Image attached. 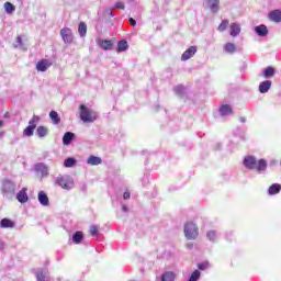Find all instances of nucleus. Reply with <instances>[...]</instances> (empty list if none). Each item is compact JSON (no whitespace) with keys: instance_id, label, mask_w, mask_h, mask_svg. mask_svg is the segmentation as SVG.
Segmentation results:
<instances>
[{"instance_id":"423d86ee","label":"nucleus","mask_w":281,"mask_h":281,"mask_svg":"<svg viewBox=\"0 0 281 281\" xmlns=\"http://www.w3.org/2000/svg\"><path fill=\"white\" fill-rule=\"evenodd\" d=\"M60 36L64 41V43L71 45L74 43V33L71 32V29L65 27L60 30Z\"/></svg>"},{"instance_id":"72a5a7b5","label":"nucleus","mask_w":281,"mask_h":281,"mask_svg":"<svg viewBox=\"0 0 281 281\" xmlns=\"http://www.w3.org/2000/svg\"><path fill=\"white\" fill-rule=\"evenodd\" d=\"M64 166H65V168H74V166H76V159L75 158H67L64 161Z\"/></svg>"},{"instance_id":"37998d69","label":"nucleus","mask_w":281,"mask_h":281,"mask_svg":"<svg viewBox=\"0 0 281 281\" xmlns=\"http://www.w3.org/2000/svg\"><path fill=\"white\" fill-rule=\"evenodd\" d=\"M123 199H125V201L131 199V193L130 192H124L123 193Z\"/></svg>"},{"instance_id":"f257e3e1","label":"nucleus","mask_w":281,"mask_h":281,"mask_svg":"<svg viewBox=\"0 0 281 281\" xmlns=\"http://www.w3.org/2000/svg\"><path fill=\"white\" fill-rule=\"evenodd\" d=\"M244 166L248 168V170H257V172H262L267 170V160L259 159L257 161L254 156H247L244 159Z\"/></svg>"},{"instance_id":"0eeeda50","label":"nucleus","mask_w":281,"mask_h":281,"mask_svg":"<svg viewBox=\"0 0 281 281\" xmlns=\"http://www.w3.org/2000/svg\"><path fill=\"white\" fill-rule=\"evenodd\" d=\"M269 21H272V23H281V10H272L268 13Z\"/></svg>"},{"instance_id":"412c9836","label":"nucleus","mask_w":281,"mask_h":281,"mask_svg":"<svg viewBox=\"0 0 281 281\" xmlns=\"http://www.w3.org/2000/svg\"><path fill=\"white\" fill-rule=\"evenodd\" d=\"M87 164L90 166H100V164H102V158L98 156H90L87 160Z\"/></svg>"},{"instance_id":"58836bf2","label":"nucleus","mask_w":281,"mask_h":281,"mask_svg":"<svg viewBox=\"0 0 281 281\" xmlns=\"http://www.w3.org/2000/svg\"><path fill=\"white\" fill-rule=\"evenodd\" d=\"M14 47H23V37L22 36H18L15 38Z\"/></svg>"},{"instance_id":"dca6fc26","label":"nucleus","mask_w":281,"mask_h":281,"mask_svg":"<svg viewBox=\"0 0 281 281\" xmlns=\"http://www.w3.org/2000/svg\"><path fill=\"white\" fill-rule=\"evenodd\" d=\"M74 137H76V135H75L74 133H71V132H66V133L64 134V137H63V144H64L65 146H69V144H71Z\"/></svg>"},{"instance_id":"a18cd8bd","label":"nucleus","mask_w":281,"mask_h":281,"mask_svg":"<svg viewBox=\"0 0 281 281\" xmlns=\"http://www.w3.org/2000/svg\"><path fill=\"white\" fill-rule=\"evenodd\" d=\"M3 126V121H0V127Z\"/></svg>"},{"instance_id":"473e14b6","label":"nucleus","mask_w":281,"mask_h":281,"mask_svg":"<svg viewBox=\"0 0 281 281\" xmlns=\"http://www.w3.org/2000/svg\"><path fill=\"white\" fill-rule=\"evenodd\" d=\"M38 122H41V116L34 114L29 122V126H33L34 128H36V124H38Z\"/></svg>"},{"instance_id":"e433bc0d","label":"nucleus","mask_w":281,"mask_h":281,"mask_svg":"<svg viewBox=\"0 0 281 281\" xmlns=\"http://www.w3.org/2000/svg\"><path fill=\"white\" fill-rule=\"evenodd\" d=\"M209 240H211L212 243H214L216 240V233L214 231H210L207 234H206Z\"/></svg>"},{"instance_id":"2eb2a0df","label":"nucleus","mask_w":281,"mask_h":281,"mask_svg":"<svg viewBox=\"0 0 281 281\" xmlns=\"http://www.w3.org/2000/svg\"><path fill=\"white\" fill-rule=\"evenodd\" d=\"M255 32L256 34H258V36H267V34H269V30L267 29V25H259L255 27Z\"/></svg>"},{"instance_id":"2f4dec72","label":"nucleus","mask_w":281,"mask_h":281,"mask_svg":"<svg viewBox=\"0 0 281 281\" xmlns=\"http://www.w3.org/2000/svg\"><path fill=\"white\" fill-rule=\"evenodd\" d=\"M4 10H5L7 14H12V12H14V10H16V7H14V4H12L11 2H5Z\"/></svg>"},{"instance_id":"aec40b11","label":"nucleus","mask_w":281,"mask_h":281,"mask_svg":"<svg viewBox=\"0 0 281 281\" xmlns=\"http://www.w3.org/2000/svg\"><path fill=\"white\" fill-rule=\"evenodd\" d=\"M240 34V24L234 22L231 24V36L236 37Z\"/></svg>"},{"instance_id":"9d476101","label":"nucleus","mask_w":281,"mask_h":281,"mask_svg":"<svg viewBox=\"0 0 281 281\" xmlns=\"http://www.w3.org/2000/svg\"><path fill=\"white\" fill-rule=\"evenodd\" d=\"M196 54V46L189 47L181 56V60H190Z\"/></svg>"},{"instance_id":"7c9ffc66","label":"nucleus","mask_w":281,"mask_h":281,"mask_svg":"<svg viewBox=\"0 0 281 281\" xmlns=\"http://www.w3.org/2000/svg\"><path fill=\"white\" fill-rule=\"evenodd\" d=\"M36 130V127H34V125H29L24 131H23V135H25L26 137H32V135H34V131Z\"/></svg>"},{"instance_id":"79ce46f5","label":"nucleus","mask_w":281,"mask_h":281,"mask_svg":"<svg viewBox=\"0 0 281 281\" xmlns=\"http://www.w3.org/2000/svg\"><path fill=\"white\" fill-rule=\"evenodd\" d=\"M130 25H132V27H135V25H137V21H135V19L130 18Z\"/></svg>"},{"instance_id":"4be33fe9","label":"nucleus","mask_w":281,"mask_h":281,"mask_svg":"<svg viewBox=\"0 0 281 281\" xmlns=\"http://www.w3.org/2000/svg\"><path fill=\"white\" fill-rule=\"evenodd\" d=\"M36 281H47V272L43 269H40L35 272Z\"/></svg>"},{"instance_id":"6ab92c4d","label":"nucleus","mask_w":281,"mask_h":281,"mask_svg":"<svg viewBox=\"0 0 281 281\" xmlns=\"http://www.w3.org/2000/svg\"><path fill=\"white\" fill-rule=\"evenodd\" d=\"M269 89H271V81L270 80L262 81L259 85V92L260 93H267L269 91Z\"/></svg>"},{"instance_id":"f8f14e48","label":"nucleus","mask_w":281,"mask_h":281,"mask_svg":"<svg viewBox=\"0 0 281 281\" xmlns=\"http://www.w3.org/2000/svg\"><path fill=\"white\" fill-rule=\"evenodd\" d=\"M16 199L19 203H27L29 198H27V189H22L18 194Z\"/></svg>"},{"instance_id":"4c0bfd02","label":"nucleus","mask_w":281,"mask_h":281,"mask_svg":"<svg viewBox=\"0 0 281 281\" xmlns=\"http://www.w3.org/2000/svg\"><path fill=\"white\" fill-rule=\"evenodd\" d=\"M89 233L91 236H98V226L91 225L89 228Z\"/></svg>"},{"instance_id":"f03ea898","label":"nucleus","mask_w":281,"mask_h":281,"mask_svg":"<svg viewBox=\"0 0 281 281\" xmlns=\"http://www.w3.org/2000/svg\"><path fill=\"white\" fill-rule=\"evenodd\" d=\"M80 109V120L83 121L85 124H91L98 120V112L87 108V105L81 104Z\"/></svg>"},{"instance_id":"b1692460","label":"nucleus","mask_w":281,"mask_h":281,"mask_svg":"<svg viewBox=\"0 0 281 281\" xmlns=\"http://www.w3.org/2000/svg\"><path fill=\"white\" fill-rule=\"evenodd\" d=\"M281 191V184L280 183H273L272 186L269 187L268 192L269 194H280Z\"/></svg>"},{"instance_id":"c9c22d12","label":"nucleus","mask_w":281,"mask_h":281,"mask_svg":"<svg viewBox=\"0 0 281 281\" xmlns=\"http://www.w3.org/2000/svg\"><path fill=\"white\" fill-rule=\"evenodd\" d=\"M201 278V271L199 270H194L190 278H189V281H199V279Z\"/></svg>"},{"instance_id":"5701e85b","label":"nucleus","mask_w":281,"mask_h":281,"mask_svg":"<svg viewBox=\"0 0 281 281\" xmlns=\"http://www.w3.org/2000/svg\"><path fill=\"white\" fill-rule=\"evenodd\" d=\"M36 134L38 137H47L49 130L46 126L41 125L37 127Z\"/></svg>"},{"instance_id":"393cba45","label":"nucleus","mask_w":281,"mask_h":281,"mask_svg":"<svg viewBox=\"0 0 281 281\" xmlns=\"http://www.w3.org/2000/svg\"><path fill=\"white\" fill-rule=\"evenodd\" d=\"M176 278H177V274H175V272L167 271L162 273L161 281H175Z\"/></svg>"},{"instance_id":"a19ab883","label":"nucleus","mask_w":281,"mask_h":281,"mask_svg":"<svg viewBox=\"0 0 281 281\" xmlns=\"http://www.w3.org/2000/svg\"><path fill=\"white\" fill-rule=\"evenodd\" d=\"M114 8H116V10H124L125 8L124 2H116L114 4Z\"/></svg>"},{"instance_id":"20e7f679","label":"nucleus","mask_w":281,"mask_h":281,"mask_svg":"<svg viewBox=\"0 0 281 281\" xmlns=\"http://www.w3.org/2000/svg\"><path fill=\"white\" fill-rule=\"evenodd\" d=\"M56 183L57 186L63 188V190H71V188L74 187V181L71 180V178H69V176H58L56 178Z\"/></svg>"},{"instance_id":"f3484780","label":"nucleus","mask_w":281,"mask_h":281,"mask_svg":"<svg viewBox=\"0 0 281 281\" xmlns=\"http://www.w3.org/2000/svg\"><path fill=\"white\" fill-rule=\"evenodd\" d=\"M0 227H2L3 229H12L14 227V223L10 218H2L0 221Z\"/></svg>"},{"instance_id":"9b49d317","label":"nucleus","mask_w":281,"mask_h":281,"mask_svg":"<svg viewBox=\"0 0 281 281\" xmlns=\"http://www.w3.org/2000/svg\"><path fill=\"white\" fill-rule=\"evenodd\" d=\"M99 46L101 49H104L105 52H109L113 49V41L111 40H101L99 41Z\"/></svg>"},{"instance_id":"49530a36","label":"nucleus","mask_w":281,"mask_h":281,"mask_svg":"<svg viewBox=\"0 0 281 281\" xmlns=\"http://www.w3.org/2000/svg\"><path fill=\"white\" fill-rule=\"evenodd\" d=\"M240 122H245V119H244V117H241V119H240Z\"/></svg>"},{"instance_id":"ddd939ff","label":"nucleus","mask_w":281,"mask_h":281,"mask_svg":"<svg viewBox=\"0 0 281 281\" xmlns=\"http://www.w3.org/2000/svg\"><path fill=\"white\" fill-rule=\"evenodd\" d=\"M38 201L41 205H44V206L49 205V198L47 196V193H45V191L38 192Z\"/></svg>"},{"instance_id":"c85d7f7f","label":"nucleus","mask_w":281,"mask_h":281,"mask_svg":"<svg viewBox=\"0 0 281 281\" xmlns=\"http://www.w3.org/2000/svg\"><path fill=\"white\" fill-rule=\"evenodd\" d=\"M224 49L226 54H234L236 52V44L234 43H226L224 45Z\"/></svg>"},{"instance_id":"7ed1b4c3","label":"nucleus","mask_w":281,"mask_h":281,"mask_svg":"<svg viewBox=\"0 0 281 281\" xmlns=\"http://www.w3.org/2000/svg\"><path fill=\"white\" fill-rule=\"evenodd\" d=\"M184 236L188 240H194L199 236V227L194 222H188L184 224Z\"/></svg>"},{"instance_id":"ea45409f","label":"nucleus","mask_w":281,"mask_h":281,"mask_svg":"<svg viewBox=\"0 0 281 281\" xmlns=\"http://www.w3.org/2000/svg\"><path fill=\"white\" fill-rule=\"evenodd\" d=\"M207 267H210V262H202L198 265V268L200 269V271H205Z\"/></svg>"},{"instance_id":"a211bd4d","label":"nucleus","mask_w":281,"mask_h":281,"mask_svg":"<svg viewBox=\"0 0 281 281\" xmlns=\"http://www.w3.org/2000/svg\"><path fill=\"white\" fill-rule=\"evenodd\" d=\"M83 238H85V233L78 231L72 235V243H75V245H80Z\"/></svg>"},{"instance_id":"a878e982","label":"nucleus","mask_w":281,"mask_h":281,"mask_svg":"<svg viewBox=\"0 0 281 281\" xmlns=\"http://www.w3.org/2000/svg\"><path fill=\"white\" fill-rule=\"evenodd\" d=\"M49 117H50L53 124H55V125L60 124V115H58V112H56L54 110L50 111L49 112Z\"/></svg>"},{"instance_id":"39448f33","label":"nucleus","mask_w":281,"mask_h":281,"mask_svg":"<svg viewBox=\"0 0 281 281\" xmlns=\"http://www.w3.org/2000/svg\"><path fill=\"white\" fill-rule=\"evenodd\" d=\"M16 192V186L12 182V180H3L2 181V193L4 196H10L11 194H14Z\"/></svg>"},{"instance_id":"6e6552de","label":"nucleus","mask_w":281,"mask_h":281,"mask_svg":"<svg viewBox=\"0 0 281 281\" xmlns=\"http://www.w3.org/2000/svg\"><path fill=\"white\" fill-rule=\"evenodd\" d=\"M48 67H52L49 59H40L36 64L37 71H47Z\"/></svg>"},{"instance_id":"de8ad7c7","label":"nucleus","mask_w":281,"mask_h":281,"mask_svg":"<svg viewBox=\"0 0 281 281\" xmlns=\"http://www.w3.org/2000/svg\"><path fill=\"white\" fill-rule=\"evenodd\" d=\"M0 135H3V132H0Z\"/></svg>"},{"instance_id":"c03bdc74","label":"nucleus","mask_w":281,"mask_h":281,"mask_svg":"<svg viewBox=\"0 0 281 281\" xmlns=\"http://www.w3.org/2000/svg\"><path fill=\"white\" fill-rule=\"evenodd\" d=\"M123 212H128V207L126 205L123 206Z\"/></svg>"},{"instance_id":"c756f323","label":"nucleus","mask_w":281,"mask_h":281,"mask_svg":"<svg viewBox=\"0 0 281 281\" xmlns=\"http://www.w3.org/2000/svg\"><path fill=\"white\" fill-rule=\"evenodd\" d=\"M276 69L273 67H267L263 71V78H273Z\"/></svg>"},{"instance_id":"1a4fd4ad","label":"nucleus","mask_w":281,"mask_h":281,"mask_svg":"<svg viewBox=\"0 0 281 281\" xmlns=\"http://www.w3.org/2000/svg\"><path fill=\"white\" fill-rule=\"evenodd\" d=\"M206 3L213 14H216L221 10V0H206Z\"/></svg>"},{"instance_id":"4468645a","label":"nucleus","mask_w":281,"mask_h":281,"mask_svg":"<svg viewBox=\"0 0 281 281\" xmlns=\"http://www.w3.org/2000/svg\"><path fill=\"white\" fill-rule=\"evenodd\" d=\"M220 113L223 116L232 115L234 113V110H232V105L229 104H224L220 108Z\"/></svg>"},{"instance_id":"f704fd0d","label":"nucleus","mask_w":281,"mask_h":281,"mask_svg":"<svg viewBox=\"0 0 281 281\" xmlns=\"http://www.w3.org/2000/svg\"><path fill=\"white\" fill-rule=\"evenodd\" d=\"M228 25H229V20H223L217 27L218 32H225Z\"/></svg>"},{"instance_id":"bb28decb","label":"nucleus","mask_w":281,"mask_h":281,"mask_svg":"<svg viewBox=\"0 0 281 281\" xmlns=\"http://www.w3.org/2000/svg\"><path fill=\"white\" fill-rule=\"evenodd\" d=\"M78 33L81 38H85V36H87V24L85 22L79 23Z\"/></svg>"},{"instance_id":"cd10ccee","label":"nucleus","mask_w":281,"mask_h":281,"mask_svg":"<svg viewBox=\"0 0 281 281\" xmlns=\"http://www.w3.org/2000/svg\"><path fill=\"white\" fill-rule=\"evenodd\" d=\"M128 49V42L126 41H120L117 43L116 52H126Z\"/></svg>"}]
</instances>
